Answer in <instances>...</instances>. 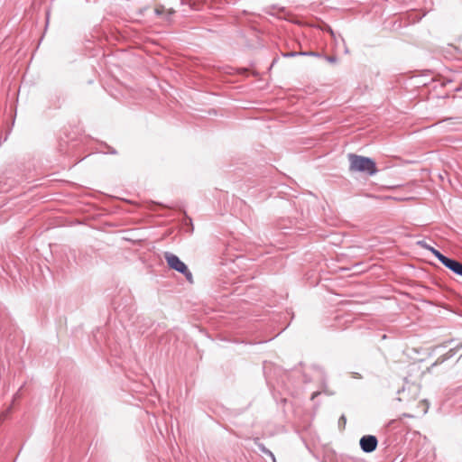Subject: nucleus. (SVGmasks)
<instances>
[{"mask_svg":"<svg viewBox=\"0 0 462 462\" xmlns=\"http://www.w3.org/2000/svg\"><path fill=\"white\" fill-rule=\"evenodd\" d=\"M347 158L349 161L350 171L364 172L369 176H373L377 172L375 162L371 158L355 153H348Z\"/></svg>","mask_w":462,"mask_h":462,"instance_id":"1","label":"nucleus"},{"mask_svg":"<svg viewBox=\"0 0 462 462\" xmlns=\"http://www.w3.org/2000/svg\"><path fill=\"white\" fill-rule=\"evenodd\" d=\"M164 258L170 268L182 273L189 282H192V273L177 255L167 252L164 254Z\"/></svg>","mask_w":462,"mask_h":462,"instance_id":"2","label":"nucleus"},{"mask_svg":"<svg viewBox=\"0 0 462 462\" xmlns=\"http://www.w3.org/2000/svg\"><path fill=\"white\" fill-rule=\"evenodd\" d=\"M435 257L448 269L452 271L454 273L462 277V263L457 260L450 259L444 254H442L437 249L431 247L430 250Z\"/></svg>","mask_w":462,"mask_h":462,"instance_id":"3","label":"nucleus"},{"mask_svg":"<svg viewBox=\"0 0 462 462\" xmlns=\"http://www.w3.org/2000/svg\"><path fill=\"white\" fill-rule=\"evenodd\" d=\"M377 444V439L373 435H365L360 439V447L365 453H371L375 450Z\"/></svg>","mask_w":462,"mask_h":462,"instance_id":"4","label":"nucleus"},{"mask_svg":"<svg viewBox=\"0 0 462 462\" xmlns=\"http://www.w3.org/2000/svg\"><path fill=\"white\" fill-rule=\"evenodd\" d=\"M254 443L258 447V448L260 449L261 452L269 456L273 462H276L273 453L271 450H269L263 443L259 442L258 438L254 439Z\"/></svg>","mask_w":462,"mask_h":462,"instance_id":"5","label":"nucleus"},{"mask_svg":"<svg viewBox=\"0 0 462 462\" xmlns=\"http://www.w3.org/2000/svg\"><path fill=\"white\" fill-rule=\"evenodd\" d=\"M296 55H316L314 52H295V51H292V52H288V53H285L283 56L284 57H294Z\"/></svg>","mask_w":462,"mask_h":462,"instance_id":"6","label":"nucleus"},{"mask_svg":"<svg viewBox=\"0 0 462 462\" xmlns=\"http://www.w3.org/2000/svg\"><path fill=\"white\" fill-rule=\"evenodd\" d=\"M417 245H418L420 247L424 248V249H427V250H429V251H430V248L432 247V246H430V245H428V244L426 243V241H424V240H420V241H418V242H417Z\"/></svg>","mask_w":462,"mask_h":462,"instance_id":"7","label":"nucleus"},{"mask_svg":"<svg viewBox=\"0 0 462 462\" xmlns=\"http://www.w3.org/2000/svg\"><path fill=\"white\" fill-rule=\"evenodd\" d=\"M10 410H11V408H9L6 411L3 412L0 415V421L5 420V418L6 417L7 413L10 411Z\"/></svg>","mask_w":462,"mask_h":462,"instance_id":"8","label":"nucleus"},{"mask_svg":"<svg viewBox=\"0 0 462 462\" xmlns=\"http://www.w3.org/2000/svg\"><path fill=\"white\" fill-rule=\"evenodd\" d=\"M346 417H345L344 415H342V416L340 417V419H339V424H340V425H341V424L345 425V424H346Z\"/></svg>","mask_w":462,"mask_h":462,"instance_id":"9","label":"nucleus"},{"mask_svg":"<svg viewBox=\"0 0 462 462\" xmlns=\"http://www.w3.org/2000/svg\"><path fill=\"white\" fill-rule=\"evenodd\" d=\"M327 60H328V61H329L331 63H334L337 61V59L335 57H328Z\"/></svg>","mask_w":462,"mask_h":462,"instance_id":"10","label":"nucleus"}]
</instances>
